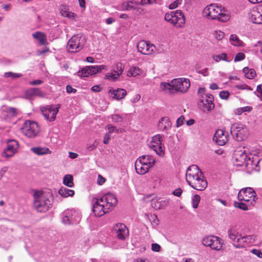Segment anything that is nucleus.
<instances>
[{
	"label": "nucleus",
	"mask_w": 262,
	"mask_h": 262,
	"mask_svg": "<svg viewBox=\"0 0 262 262\" xmlns=\"http://www.w3.org/2000/svg\"><path fill=\"white\" fill-rule=\"evenodd\" d=\"M184 117L183 116H181L179 117L177 120V127H179L182 125L183 124L184 121Z\"/></svg>",
	"instance_id": "obj_60"
},
{
	"label": "nucleus",
	"mask_w": 262,
	"mask_h": 262,
	"mask_svg": "<svg viewBox=\"0 0 262 262\" xmlns=\"http://www.w3.org/2000/svg\"><path fill=\"white\" fill-rule=\"evenodd\" d=\"M112 119L114 122H119L122 121V118L120 115L115 114L112 116Z\"/></svg>",
	"instance_id": "obj_55"
},
{
	"label": "nucleus",
	"mask_w": 262,
	"mask_h": 262,
	"mask_svg": "<svg viewBox=\"0 0 262 262\" xmlns=\"http://www.w3.org/2000/svg\"><path fill=\"white\" fill-rule=\"evenodd\" d=\"M230 133L233 138L237 141H243L248 136L247 128L245 125L239 123L232 124L231 126Z\"/></svg>",
	"instance_id": "obj_7"
},
{
	"label": "nucleus",
	"mask_w": 262,
	"mask_h": 262,
	"mask_svg": "<svg viewBox=\"0 0 262 262\" xmlns=\"http://www.w3.org/2000/svg\"><path fill=\"white\" fill-rule=\"evenodd\" d=\"M161 0H141L140 4L141 5H145L146 4H152L154 3H160Z\"/></svg>",
	"instance_id": "obj_49"
},
{
	"label": "nucleus",
	"mask_w": 262,
	"mask_h": 262,
	"mask_svg": "<svg viewBox=\"0 0 262 262\" xmlns=\"http://www.w3.org/2000/svg\"><path fill=\"white\" fill-rule=\"evenodd\" d=\"M213 140L219 145H224L228 141V135L222 129H217L213 137Z\"/></svg>",
	"instance_id": "obj_24"
},
{
	"label": "nucleus",
	"mask_w": 262,
	"mask_h": 262,
	"mask_svg": "<svg viewBox=\"0 0 262 262\" xmlns=\"http://www.w3.org/2000/svg\"><path fill=\"white\" fill-rule=\"evenodd\" d=\"M135 166L137 173L139 174L146 173L150 168L149 166H146L137 161L135 162Z\"/></svg>",
	"instance_id": "obj_29"
},
{
	"label": "nucleus",
	"mask_w": 262,
	"mask_h": 262,
	"mask_svg": "<svg viewBox=\"0 0 262 262\" xmlns=\"http://www.w3.org/2000/svg\"><path fill=\"white\" fill-rule=\"evenodd\" d=\"M212 58L216 62H219L220 60L229 61L227 59V54L225 53H223L220 55H214L212 56Z\"/></svg>",
	"instance_id": "obj_43"
},
{
	"label": "nucleus",
	"mask_w": 262,
	"mask_h": 262,
	"mask_svg": "<svg viewBox=\"0 0 262 262\" xmlns=\"http://www.w3.org/2000/svg\"><path fill=\"white\" fill-rule=\"evenodd\" d=\"M60 107V104L56 105H47L41 108L42 114L45 119L50 121H53L56 118L57 114Z\"/></svg>",
	"instance_id": "obj_14"
},
{
	"label": "nucleus",
	"mask_w": 262,
	"mask_h": 262,
	"mask_svg": "<svg viewBox=\"0 0 262 262\" xmlns=\"http://www.w3.org/2000/svg\"><path fill=\"white\" fill-rule=\"evenodd\" d=\"M18 146L19 144L16 140H8L7 144V147L2 153V156L6 158L12 157L16 152Z\"/></svg>",
	"instance_id": "obj_20"
},
{
	"label": "nucleus",
	"mask_w": 262,
	"mask_h": 262,
	"mask_svg": "<svg viewBox=\"0 0 262 262\" xmlns=\"http://www.w3.org/2000/svg\"><path fill=\"white\" fill-rule=\"evenodd\" d=\"M234 206L235 207L241 209L243 210H248V207L251 206V205L248 204L246 202H235Z\"/></svg>",
	"instance_id": "obj_42"
},
{
	"label": "nucleus",
	"mask_w": 262,
	"mask_h": 262,
	"mask_svg": "<svg viewBox=\"0 0 262 262\" xmlns=\"http://www.w3.org/2000/svg\"><path fill=\"white\" fill-rule=\"evenodd\" d=\"M140 4L139 2L132 1L123 3L121 6V9L123 11H130L135 10L137 8L139 5Z\"/></svg>",
	"instance_id": "obj_28"
},
{
	"label": "nucleus",
	"mask_w": 262,
	"mask_h": 262,
	"mask_svg": "<svg viewBox=\"0 0 262 262\" xmlns=\"http://www.w3.org/2000/svg\"><path fill=\"white\" fill-rule=\"evenodd\" d=\"M245 58V55L243 53L239 52L235 56L234 58V62L239 61Z\"/></svg>",
	"instance_id": "obj_51"
},
{
	"label": "nucleus",
	"mask_w": 262,
	"mask_h": 262,
	"mask_svg": "<svg viewBox=\"0 0 262 262\" xmlns=\"http://www.w3.org/2000/svg\"><path fill=\"white\" fill-rule=\"evenodd\" d=\"M182 192L181 188H177L173 191L172 194L177 196H180Z\"/></svg>",
	"instance_id": "obj_63"
},
{
	"label": "nucleus",
	"mask_w": 262,
	"mask_h": 262,
	"mask_svg": "<svg viewBox=\"0 0 262 262\" xmlns=\"http://www.w3.org/2000/svg\"><path fill=\"white\" fill-rule=\"evenodd\" d=\"M4 76L6 78L12 77V78H16L21 77L22 75L20 73H15L11 72H6Z\"/></svg>",
	"instance_id": "obj_46"
},
{
	"label": "nucleus",
	"mask_w": 262,
	"mask_h": 262,
	"mask_svg": "<svg viewBox=\"0 0 262 262\" xmlns=\"http://www.w3.org/2000/svg\"><path fill=\"white\" fill-rule=\"evenodd\" d=\"M202 244L206 247H209L213 250H220L223 244V240L215 235H209L204 237L202 241Z\"/></svg>",
	"instance_id": "obj_12"
},
{
	"label": "nucleus",
	"mask_w": 262,
	"mask_h": 262,
	"mask_svg": "<svg viewBox=\"0 0 262 262\" xmlns=\"http://www.w3.org/2000/svg\"><path fill=\"white\" fill-rule=\"evenodd\" d=\"M161 249V246L156 243L151 244V249L155 252H159Z\"/></svg>",
	"instance_id": "obj_56"
},
{
	"label": "nucleus",
	"mask_w": 262,
	"mask_h": 262,
	"mask_svg": "<svg viewBox=\"0 0 262 262\" xmlns=\"http://www.w3.org/2000/svg\"><path fill=\"white\" fill-rule=\"evenodd\" d=\"M124 69V66L121 62H117L111 73H107L104 75V79L109 80H116L121 75Z\"/></svg>",
	"instance_id": "obj_19"
},
{
	"label": "nucleus",
	"mask_w": 262,
	"mask_h": 262,
	"mask_svg": "<svg viewBox=\"0 0 262 262\" xmlns=\"http://www.w3.org/2000/svg\"><path fill=\"white\" fill-rule=\"evenodd\" d=\"M190 86V80L185 78L174 79L170 82H163L160 84V89L165 93L171 95L178 92L185 93L188 91Z\"/></svg>",
	"instance_id": "obj_2"
},
{
	"label": "nucleus",
	"mask_w": 262,
	"mask_h": 262,
	"mask_svg": "<svg viewBox=\"0 0 262 262\" xmlns=\"http://www.w3.org/2000/svg\"><path fill=\"white\" fill-rule=\"evenodd\" d=\"M165 20L178 28L182 27L185 23V18L181 10L171 11L165 15Z\"/></svg>",
	"instance_id": "obj_6"
},
{
	"label": "nucleus",
	"mask_w": 262,
	"mask_h": 262,
	"mask_svg": "<svg viewBox=\"0 0 262 262\" xmlns=\"http://www.w3.org/2000/svg\"><path fill=\"white\" fill-rule=\"evenodd\" d=\"M200 196L198 194H195L194 195L192 199V206L194 208H196L198 207L199 203L200 201Z\"/></svg>",
	"instance_id": "obj_47"
},
{
	"label": "nucleus",
	"mask_w": 262,
	"mask_h": 262,
	"mask_svg": "<svg viewBox=\"0 0 262 262\" xmlns=\"http://www.w3.org/2000/svg\"><path fill=\"white\" fill-rule=\"evenodd\" d=\"M158 126L160 130L164 132L166 131L167 129L171 127V123L169 121V118L165 117H163L160 119Z\"/></svg>",
	"instance_id": "obj_27"
},
{
	"label": "nucleus",
	"mask_w": 262,
	"mask_h": 262,
	"mask_svg": "<svg viewBox=\"0 0 262 262\" xmlns=\"http://www.w3.org/2000/svg\"><path fill=\"white\" fill-rule=\"evenodd\" d=\"M85 43V38L81 35H74L68 42L67 50L71 53L78 52L83 48Z\"/></svg>",
	"instance_id": "obj_8"
},
{
	"label": "nucleus",
	"mask_w": 262,
	"mask_h": 262,
	"mask_svg": "<svg viewBox=\"0 0 262 262\" xmlns=\"http://www.w3.org/2000/svg\"><path fill=\"white\" fill-rule=\"evenodd\" d=\"M249 19L254 24H262V6L251 10L249 13Z\"/></svg>",
	"instance_id": "obj_22"
},
{
	"label": "nucleus",
	"mask_w": 262,
	"mask_h": 262,
	"mask_svg": "<svg viewBox=\"0 0 262 262\" xmlns=\"http://www.w3.org/2000/svg\"><path fill=\"white\" fill-rule=\"evenodd\" d=\"M60 13L62 16L67 17L69 18H74L75 17V13L69 11L68 9L66 7L62 6L60 8Z\"/></svg>",
	"instance_id": "obj_35"
},
{
	"label": "nucleus",
	"mask_w": 262,
	"mask_h": 262,
	"mask_svg": "<svg viewBox=\"0 0 262 262\" xmlns=\"http://www.w3.org/2000/svg\"><path fill=\"white\" fill-rule=\"evenodd\" d=\"M59 194L62 197L67 198L68 196H73L75 192L74 190L68 189L64 187H61L58 191Z\"/></svg>",
	"instance_id": "obj_34"
},
{
	"label": "nucleus",
	"mask_w": 262,
	"mask_h": 262,
	"mask_svg": "<svg viewBox=\"0 0 262 262\" xmlns=\"http://www.w3.org/2000/svg\"><path fill=\"white\" fill-rule=\"evenodd\" d=\"M213 35L217 40H221L224 38L225 34L223 32L219 30L215 31L213 33Z\"/></svg>",
	"instance_id": "obj_48"
},
{
	"label": "nucleus",
	"mask_w": 262,
	"mask_h": 262,
	"mask_svg": "<svg viewBox=\"0 0 262 262\" xmlns=\"http://www.w3.org/2000/svg\"><path fill=\"white\" fill-rule=\"evenodd\" d=\"M236 87L238 90H247L249 91L252 90V89L251 87L245 84L237 85Z\"/></svg>",
	"instance_id": "obj_54"
},
{
	"label": "nucleus",
	"mask_w": 262,
	"mask_h": 262,
	"mask_svg": "<svg viewBox=\"0 0 262 262\" xmlns=\"http://www.w3.org/2000/svg\"><path fill=\"white\" fill-rule=\"evenodd\" d=\"M220 97L223 99H227L229 98L230 93L226 91H221L219 94Z\"/></svg>",
	"instance_id": "obj_53"
},
{
	"label": "nucleus",
	"mask_w": 262,
	"mask_h": 262,
	"mask_svg": "<svg viewBox=\"0 0 262 262\" xmlns=\"http://www.w3.org/2000/svg\"><path fill=\"white\" fill-rule=\"evenodd\" d=\"M63 184L69 187H72L74 186L73 178L70 174H67L63 178Z\"/></svg>",
	"instance_id": "obj_39"
},
{
	"label": "nucleus",
	"mask_w": 262,
	"mask_h": 262,
	"mask_svg": "<svg viewBox=\"0 0 262 262\" xmlns=\"http://www.w3.org/2000/svg\"><path fill=\"white\" fill-rule=\"evenodd\" d=\"M66 90L67 92L69 94L72 93H75L76 92V90L73 88L70 85H68L66 86Z\"/></svg>",
	"instance_id": "obj_58"
},
{
	"label": "nucleus",
	"mask_w": 262,
	"mask_h": 262,
	"mask_svg": "<svg viewBox=\"0 0 262 262\" xmlns=\"http://www.w3.org/2000/svg\"><path fill=\"white\" fill-rule=\"evenodd\" d=\"M141 72V70L137 67H133L129 70L127 75L128 76H136L139 75Z\"/></svg>",
	"instance_id": "obj_41"
},
{
	"label": "nucleus",
	"mask_w": 262,
	"mask_h": 262,
	"mask_svg": "<svg viewBox=\"0 0 262 262\" xmlns=\"http://www.w3.org/2000/svg\"><path fill=\"white\" fill-rule=\"evenodd\" d=\"M182 3V0H177L169 5L170 9H173L176 8L179 5H181Z\"/></svg>",
	"instance_id": "obj_50"
},
{
	"label": "nucleus",
	"mask_w": 262,
	"mask_h": 262,
	"mask_svg": "<svg viewBox=\"0 0 262 262\" xmlns=\"http://www.w3.org/2000/svg\"><path fill=\"white\" fill-rule=\"evenodd\" d=\"M21 133L29 138L36 137L39 133L38 124L35 121H26L21 128Z\"/></svg>",
	"instance_id": "obj_10"
},
{
	"label": "nucleus",
	"mask_w": 262,
	"mask_h": 262,
	"mask_svg": "<svg viewBox=\"0 0 262 262\" xmlns=\"http://www.w3.org/2000/svg\"><path fill=\"white\" fill-rule=\"evenodd\" d=\"M233 158L236 166H242L245 164L248 170L254 169L256 165L255 163L253 164V161L251 160L250 157H248L245 150H236L233 155Z\"/></svg>",
	"instance_id": "obj_5"
},
{
	"label": "nucleus",
	"mask_w": 262,
	"mask_h": 262,
	"mask_svg": "<svg viewBox=\"0 0 262 262\" xmlns=\"http://www.w3.org/2000/svg\"><path fill=\"white\" fill-rule=\"evenodd\" d=\"M17 110L14 107H8L1 112V116L2 118L7 120L16 117L17 115Z\"/></svg>",
	"instance_id": "obj_25"
},
{
	"label": "nucleus",
	"mask_w": 262,
	"mask_h": 262,
	"mask_svg": "<svg viewBox=\"0 0 262 262\" xmlns=\"http://www.w3.org/2000/svg\"><path fill=\"white\" fill-rule=\"evenodd\" d=\"M110 93L117 100L123 99L126 95V91L122 89H118L115 90H111Z\"/></svg>",
	"instance_id": "obj_30"
},
{
	"label": "nucleus",
	"mask_w": 262,
	"mask_h": 262,
	"mask_svg": "<svg viewBox=\"0 0 262 262\" xmlns=\"http://www.w3.org/2000/svg\"><path fill=\"white\" fill-rule=\"evenodd\" d=\"M195 71L196 73L203 75L204 76H208L209 75L208 69L204 68L201 69L199 67L195 68Z\"/></svg>",
	"instance_id": "obj_45"
},
{
	"label": "nucleus",
	"mask_w": 262,
	"mask_h": 262,
	"mask_svg": "<svg viewBox=\"0 0 262 262\" xmlns=\"http://www.w3.org/2000/svg\"><path fill=\"white\" fill-rule=\"evenodd\" d=\"M107 129L108 130V134H111L115 132L116 133H118L119 130L118 129L116 128V127L114 126L111 125H108L106 127Z\"/></svg>",
	"instance_id": "obj_52"
},
{
	"label": "nucleus",
	"mask_w": 262,
	"mask_h": 262,
	"mask_svg": "<svg viewBox=\"0 0 262 262\" xmlns=\"http://www.w3.org/2000/svg\"><path fill=\"white\" fill-rule=\"evenodd\" d=\"M187 183L192 188L200 191L204 190L207 186V182L204 179L203 174L196 176Z\"/></svg>",
	"instance_id": "obj_17"
},
{
	"label": "nucleus",
	"mask_w": 262,
	"mask_h": 262,
	"mask_svg": "<svg viewBox=\"0 0 262 262\" xmlns=\"http://www.w3.org/2000/svg\"><path fill=\"white\" fill-rule=\"evenodd\" d=\"M227 234L229 238L233 242L236 241L237 238L241 235H239L238 232L234 227H232L228 229Z\"/></svg>",
	"instance_id": "obj_33"
},
{
	"label": "nucleus",
	"mask_w": 262,
	"mask_h": 262,
	"mask_svg": "<svg viewBox=\"0 0 262 262\" xmlns=\"http://www.w3.org/2000/svg\"><path fill=\"white\" fill-rule=\"evenodd\" d=\"M251 252L256 255V256H257L259 258H261L262 257V252L259 250H258V249H252L251 250Z\"/></svg>",
	"instance_id": "obj_57"
},
{
	"label": "nucleus",
	"mask_w": 262,
	"mask_h": 262,
	"mask_svg": "<svg viewBox=\"0 0 262 262\" xmlns=\"http://www.w3.org/2000/svg\"><path fill=\"white\" fill-rule=\"evenodd\" d=\"M239 201H243L253 206L255 204L256 194L254 189L251 187L245 188L241 189L237 196Z\"/></svg>",
	"instance_id": "obj_9"
},
{
	"label": "nucleus",
	"mask_w": 262,
	"mask_h": 262,
	"mask_svg": "<svg viewBox=\"0 0 262 262\" xmlns=\"http://www.w3.org/2000/svg\"><path fill=\"white\" fill-rule=\"evenodd\" d=\"M231 43L235 46H241L243 42L239 39L238 36L235 34H232L229 38Z\"/></svg>",
	"instance_id": "obj_38"
},
{
	"label": "nucleus",
	"mask_w": 262,
	"mask_h": 262,
	"mask_svg": "<svg viewBox=\"0 0 262 262\" xmlns=\"http://www.w3.org/2000/svg\"><path fill=\"white\" fill-rule=\"evenodd\" d=\"M137 49L142 54L150 55L156 52L157 48L149 41L141 40L137 45Z\"/></svg>",
	"instance_id": "obj_15"
},
{
	"label": "nucleus",
	"mask_w": 262,
	"mask_h": 262,
	"mask_svg": "<svg viewBox=\"0 0 262 262\" xmlns=\"http://www.w3.org/2000/svg\"><path fill=\"white\" fill-rule=\"evenodd\" d=\"M149 146L158 155L161 157L164 155L165 147L162 143V137L160 135L158 134L154 136L152 138Z\"/></svg>",
	"instance_id": "obj_13"
},
{
	"label": "nucleus",
	"mask_w": 262,
	"mask_h": 262,
	"mask_svg": "<svg viewBox=\"0 0 262 262\" xmlns=\"http://www.w3.org/2000/svg\"><path fill=\"white\" fill-rule=\"evenodd\" d=\"M204 15L210 19H217L222 22H226L230 19L227 11L221 9L216 4H210L206 6L203 10Z\"/></svg>",
	"instance_id": "obj_3"
},
{
	"label": "nucleus",
	"mask_w": 262,
	"mask_h": 262,
	"mask_svg": "<svg viewBox=\"0 0 262 262\" xmlns=\"http://www.w3.org/2000/svg\"><path fill=\"white\" fill-rule=\"evenodd\" d=\"M42 81L39 79L35 80L29 82V84L31 85H37L42 83Z\"/></svg>",
	"instance_id": "obj_59"
},
{
	"label": "nucleus",
	"mask_w": 262,
	"mask_h": 262,
	"mask_svg": "<svg viewBox=\"0 0 262 262\" xmlns=\"http://www.w3.org/2000/svg\"><path fill=\"white\" fill-rule=\"evenodd\" d=\"M97 145V143L95 141L94 143H93L92 144L88 145L86 147V149L88 151H92L94 149H95Z\"/></svg>",
	"instance_id": "obj_62"
},
{
	"label": "nucleus",
	"mask_w": 262,
	"mask_h": 262,
	"mask_svg": "<svg viewBox=\"0 0 262 262\" xmlns=\"http://www.w3.org/2000/svg\"><path fill=\"white\" fill-rule=\"evenodd\" d=\"M113 232L120 240H125L129 235L128 229L124 224L122 223H117L114 226Z\"/></svg>",
	"instance_id": "obj_18"
},
{
	"label": "nucleus",
	"mask_w": 262,
	"mask_h": 262,
	"mask_svg": "<svg viewBox=\"0 0 262 262\" xmlns=\"http://www.w3.org/2000/svg\"><path fill=\"white\" fill-rule=\"evenodd\" d=\"M62 222L65 225H71L78 223L80 220V214L75 210H66L61 214Z\"/></svg>",
	"instance_id": "obj_11"
},
{
	"label": "nucleus",
	"mask_w": 262,
	"mask_h": 262,
	"mask_svg": "<svg viewBox=\"0 0 262 262\" xmlns=\"http://www.w3.org/2000/svg\"><path fill=\"white\" fill-rule=\"evenodd\" d=\"M27 96L31 97L33 96H42L43 93L39 88H30L26 92Z\"/></svg>",
	"instance_id": "obj_32"
},
{
	"label": "nucleus",
	"mask_w": 262,
	"mask_h": 262,
	"mask_svg": "<svg viewBox=\"0 0 262 262\" xmlns=\"http://www.w3.org/2000/svg\"><path fill=\"white\" fill-rule=\"evenodd\" d=\"M105 181V179L100 174L98 175L97 183L99 185H102Z\"/></svg>",
	"instance_id": "obj_64"
},
{
	"label": "nucleus",
	"mask_w": 262,
	"mask_h": 262,
	"mask_svg": "<svg viewBox=\"0 0 262 262\" xmlns=\"http://www.w3.org/2000/svg\"><path fill=\"white\" fill-rule=\"evenodd\" d=\"M104 69H106V66L104 65L86 66L81 70H79L77 74L81 77H85L96 74Z\"/></svg>",
	"instance_id": "obj_16"
},
{
	"label": "nucleus",
	"mask_w": 262,
	"mask_h": 262,
	"mask_svg": "<svg viewBox=\"0 0 262 262\" xmlns=\"http://www.w3.org/2000/svg\"><path fill=\"white\" fill-rule=\"evenodd\" d=\"M92 209L95 215L101 216L109 212L117 204V199L114 194L107 193L101 198L92 200Z\"/></svg>",
	"instance_id": "obj_1"
},
{
	"label": "nucleus",
	"mask_w": 262,
	"mask_h": 262,
	"mask_svg": "<svg viewBox=\"0 0 262 262\" xmlns=\"http://www.w3.org/2000/svg\"><path fill=\"white\" fill-rule=\"evenodd\" d=\"M243 71L245 73V76L248 79H253L256 76V72L253 69L245 67Z\"/></svg>",
	"instance_id": "obj_36"
},
{
	"label": "nucleus",
	"mask_w": 262,
	"mask_h": 262,
	"mask_svg": "<svg viewBox=\"0 0 262 262\" xmlns=\"http://www.w3.org/2000/svg\"><path fill=\"white\" fill-rule=\"evenodd\" d=\"M151 205L152 207H153L155 209H160L162 207V202L159 201L157 199H156V200L153 199L151 201Z\"/></svg>",
	"instance_id": "obj_44"
},
{
	"label": "nucleus",
	"mask_w": 262,
	"mask_h": 262,
	"mask_svg": "<svg viewBox=\"0 0 262 262\" xmlns=\"http://www.w3.org/2000/svg\"><path fill=\"white\" fill-rule=\"evenodd\" d=\"M33 37L38 40L41 45H45L47 43V37L42 32L37 31L32 34Z\"/></svg>",
	"instance_id": "obj_31"
},
{
	"label": "nucleus",
	"mask_w": 262,
	"mask_h": 262,
	"mask_svg": "<svg viewBox=\"0 0 262 262\" xmlns=\"http://www.w3.org/2000/svg\"><path fill=\"white\" fill-rule=\"evenodd\" d=\"M249 236H242L241 235H240L239 237L237 238V239L236 241L237 244H234L233 246L236 248L244 247V243L247 242V239H249Z\"/></svg>",
	"instance_id": "obj_37"
},
{
	"label": "nucleus",
	"mask_w": 262,
	"mask_h": 262,
	"mask_svg": "<svg viewBox=\"0 0 262 262\" xmlns=\"http://www.w3.org/2000/svg\"><path fill=\"white\" fill-rule=\"evenodd\" d=\"M33 197V206L38 212H46L51 207V201L42 191H35L34 193Z\"/></svg>",
	"instance_id": "obj_4"
},
{
	"label": "nucleus",
	"mask_w": 262,
	"mask_h": 262,
	"mask_svg": "<svg viewBox=\"0 0 262 262\" xmlns=\"http://www.w3.org/2000/svg\"><path fill=\"white\" fill-rule=\"evenodd\" d=\"M31 151L38 155H42L46 154L49 151L48 148H42V147H33L31 149Z\"/></svg>",
	"instance_id": "obj_40"
},
{
	"label": "nucleus",
	"mask_w": 262,
	"mask_h": 262,
	"mask_svg": "<svg viewBox=\"0 0 262 262\" xmlns=\"http://www.w3.org/2000/svg\"><path fill=\"white\" fill-rule=\"evenodd\" d=\"M200 174L203 175V173L199 168L195 165H192L189 166L186 172V180L187 182L195 178L196 176Z\"/></svg>",
	"instance_id": "obj_23"
},
{
	"label": "nucleus",
	"mask_w": 262,
	"mask_h": 262,
	"mask_svg": "<svg viewBox=\"0 0 262 262\" xmlns=\"http://www.w3.org/2000/svg\"><path fill=\"white\" fill-rule=\"evenodd\" d=\"M213 101V95L209 94H206L205 96H202L200 101V105L202 106L204 111H210L214 107Z\"/></svg>",
	"instance_id": "obj_21"
},
{
	"label": "nucleus",
	"mask_w": 262,
	"mask_h": 262,
	"mask_svg": "<svg viewBox=\"0 0 262 262\" xmlns=\"http://www.w3.org/2000/svg\"><path fill=\"white\" fill-rule=\"evenodd\" d=\"M146 166H149V168H151L155 163V159L151 156L144 155L140 157L136 160Z\"/></svg>",
	"instance_id": "obj_26"
},
{
	"label": "nucleus",
	"mask_w": 262,
	"mask_h": 262,
	"mask_svg": "<svg viewBox=\"0 0 262 262\" xmlns=\"http://www.w3.org/2000/svg\"><path fill=\"white\" fill-rule=\"evenodd\" d=\"M111 139V135L110 134L108 133H106L104 137V139H103V143L105 144H108L109 143V140H110Z\"/></svg>",
	"instance_id": "obj_61"
}]
</instances>
